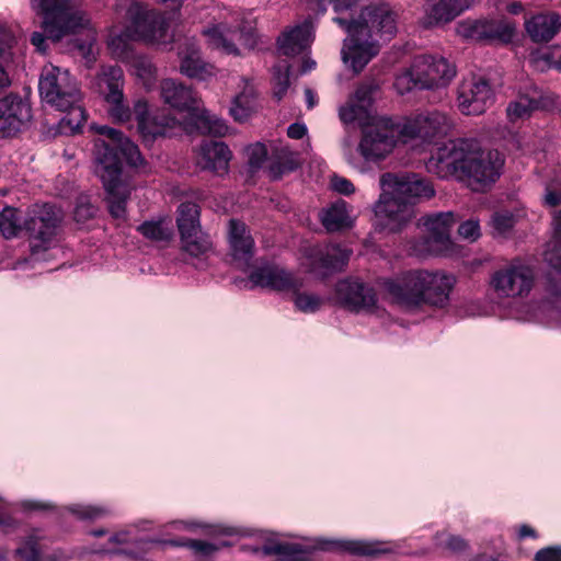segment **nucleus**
<instances>
[{"instance_id":"nucleus-1","label":"nucleus","mask_w":561,"mask_h":561,"mask_svg":"<svg viewBox=\"0 0 561 561\" xmlns=\"http://www.w3.org/2000/svg\"><path fill=\"white\" fill-rule=\"evenodd\" d=\"M450 128V118L439 111H426L400 121L373 118L363 127L357 151L365 162L374 163L386 159L399 144L423 152Z\"/></svg>"},{"instance_id":"nucleus-2","label":"nucleus","mask_w":561,"mask_h":561,"mask_svg":"<svg viewBox=\"0 0 561 561\" xmlns=\"http://www.w3.org/2000/svg\"><path fill=\"white\" fill-rule=\"evenodd\" d=\"M503 163L497 150L484 151L474 140L458 139L438 147L427 160L426 169L439 179L456 178L479 191L495 182Z\"/></svg>"},{"instance_id":"nucleus-3","label":"nucleus","mask_w":561,"mask_h":561,"mask_svg":"<svg viewBox=\"0 0 561 561\" xmlns=\"http://www.w3.org/2000/svg\"><path fill=\"white\" fill-rule=\"evenodd\" d=\"M91 128L101 136L94 145V172L106 190L111 215L117 219L124 218L130 188L121 178L122 162L118 152L134 168L144 165L145 160L138 147L121 130L96 124Z\"/></svg>"},{"instance_id":"nucleus-4","label":"nucleus","mask_w":561,"mask_h":561,"mask_svg":"<svg viewBox=\"0 0 561 561\" xmlns=\"http://www.w3.org/2000/svg\"><path fill=\"white\" fill-rule=\"evenodd\" d=\"M333 21L347 32L341 51L342 60L355 73L377 56L380 46L391 41L398 30L396 14L387 4L365 7L352 21L340 16Z\"/></svg>"},{"instance_id":"nucleus-5","label":"nucleus","mask_w":561,"mask_h":561,"mask_svg":"<svg viewBox=\"0 0 561 561\" xmlns=\"http://www.w3.org/2000/svg\"><path fill=\"white\" fill-rule=\"evenodd\" d=\"M379 186L381 193L374 205L375 226L389 232L401 230L414 217L416 201L435 194L430 181L409 172L383 173Z\"/></svg>"},{"instance_id":"nucleus-6","label":"nucleus","mask_w":561,"mask_h":561,"mask_svg":"<svg viewBox=\"0 0 561 561\" xmlns=\"http://www.w3.org/2000/svg\"><path fill=\"white\" fill-rule=\"evenodd\" d=\"M31 8L43 16L42 27L46 32H33L31 44L39 53L47 50V38L59 42L65 36L87 31V39L76 44L79 54L88 64L95 60V31L91 20L81 8V0H31Z\"/></svg>"},{"instance_id":"nucleus-7","label":"nucleus","mask_w":561,"mask_h":561,"mask_svg":"<svg viewBox=\"0 0 561 561\" xmlns=\"http://www.w3.org/2000/svg\"><path fill=\"white\" fill-rule=\"evenodd\" d=\"M381 290L396 304L420 309L423 306L446 308L456 277L443 271L410 270L378 282Z\"/></svg>"},{"instance_id":"nucleus-8","label":"nucleus","mask_w":561,"mask_h":561,"mask_svg":"<svg viewBox=\"0 0 561 561\" xmlns=\"http://www.w3.org/2000/svg\"><path fill=\"white\" fill-rule=\"evenodd\" d=\"M116 14L125 12L126 26H113L110 30L107 47L112 56L128 61L134 56L131 42L142 41L153 45H165L172 39L169 35V18L148 9L136 1H124L116 5Z\"/></svg>"},{"instance_id":"nucleus-9","label":"nucleus","mask_w":561,"mask_h":561,"mask_svg":"<svg viewBox=\"0 0 561 561\" xmlns=\"http://www.w3.org/2000/svg\"><path fill=\"white\" fill-rule=\"evenodd\" d=\"M347 551L357 556H376L394 550L391 542L366 539H333L316 537L302 542L289 540L285 534L266 531L261 536V543L254 552L261 556H274L277 561H305L311 551Z\"/></svg>"},{"instance_id":"nucleus-10","label":"nucleus","mask_w":561,"mask_h":561,"mask_svg":"<svg viewBox=\"0 0 561 561\" xmlns=\"http://www.w3.org/2000/svg\"><path fill=\"white\" fill-rule=\"evenodd\" d=\"M38 91L42 100L67 114L61 118L62 129L76 133L87 121L81 106V91L77 79L67 68L47 64L42 68Z\"/></svg>"},{"instance_id":"nucleus-11","label":"nucleus","mask_w":561,"mask_h":561,"mask_svg":"<svg viewBox=\"0 0 561 561\" xmlns=\"http://www.w3.org/2000/svg\"><path fill=\"white\" fill-rule=\"evenodd\" d=\"M161 96L181 116L172 117L176 121V125L169 136L175 135L180 129L188 131L194 128L219 137L228 133L226 122L205 110L202 101L188 87L173 79H165L161 82ZM156 115L171 118L163 112Z\"/></svg>"},{"instance_id":"nucleus-12","label":"nucleus","mask_w":561,"mask_h":561,"mask_svg":"<svg viewBox=\"0 0 561 561\" xmlns=\"http://www.w3.org/2000/svg\"><path fill=\"white\" fill-rule=\"evenodd\" d=\"M203 35L209 47L228 55L239 54L236 42L249 49L257 43L253 21L227 9L216 10L213 25L204 28Z\"/></svg>"},{"instance_id":"nucleus-13","label":"nucleus","mask_w":561,"mask_h":561,"mask_svg":"<svg viewBox=\"0 0 561 561\" xmlns=\"http://www.w3.org/2000/svg\"><path fill=\"white\" fill-rule=\"evenodd\" d=\"M457 73L456 67L439 55L423 54L414 57L409 68L397 76L394 88L405 94L414 89L434 90L446 88Z\"/></svg>"},{"instance_id":"nucleus-14","label":"nucleus","mask_w":561,"mask_h":561,"mask_svg":"<svg viewBox=\"0 0 561 561\" xmlns=\"http://www.w3.org/2000/svg\"><path fill=\"white\" fill-rule=\"evenodd\" d=\"M250 280L254 286L290 295L295 309L304 313L317 312L323 302L320 296L301 291L302 278L275 264L256 267L251 272Z\"/></svg>"},{"instance_id":"nucleus-15","label":"nucleus","mask_w":561,"mask_h":561,"mask_svg":"<svg viewBox=\"0 0 561 561\" xmlns=\"http://www.w3.org/2000/svg\"><path fill=\"white\" fill-rule=\"evenodd\" d=\"M151 522L148 519H141L134 524H130L123 529L108 534L103 528H96L88 531L87 536L92 539H98L105 535H108L104 542L89 541L82 547L80 554H128L135 560L141 559L156 543L154 540L149 539H136V531L147 530L151 527Z\"/></svg>"},{"instance_id":"nucleus-16","label":"nucleus","mask_w":561,"mask_h":561,"mask_svg":"<svg viewBox=\"0 0 561 561\" xmlns=\"http://www.w3.org/2000/svg\"><path fill=\"white\" fill-rule=\"evenodd\" d=\"M545 204L561 207V180L551 182L546 187ZM554 234L547 243L543 257L549 265L545 291L552 313H560L561 321V210L553 215Z\"/></svg>"},{"instance_id":"nucleus-17","label":"nucleus","mask_w":561,"mask_h":561,"mask_svg":"<svg viewBox=\"0 0 561 561\" xmlns=\"http://www.w3.org/2000/svg\"><path fill=\"white\" fill-rule=\"evenodd\" d=\"M104 102L106 103L107 115L113 122L128 124L135 117L138 131L146 142L172 134V129L176 125V121L173 118L152 115L147 101L144 99L135 101L133 108L126 102L124 93L119 96L113 95Z\"/></svg>"},{"instance_id":"nucleus-18","label":"nucleus","mask_w":561,"mask_h":561,"mask_svg":"<svg viewBox=\"0 0 561 561\" xmlns=\"http://www.w3.org/2000/svg\"><path fill=\"white\" fill-rule=\"evenodd\" d=\"M60 218L51 205H36L23 218L24 230L30 237L31 259L18 262L13 268L20 270L30 261L46 260L44 253L55 247V237Z\"/></svg>"},{"instance_id":"nucleus-19","label":"nucleus","mask_w":561,"mask_h":561,"mask_svg":"<svg viewBox=\"0 0 561 561\" xmlns=\"http://www.w3.org/2000/svg\"><path fill=\"white\" fill-rule=\"evenodd\" d=\"M534 284V270L520 261L499 268L490 280L491 288L500 298H524L529 295Z\"/></svg>"},{"instance_id":"nucleus-20","label":"nucleus","mask_w":561,"mask_h":561,"mask_svg":"<svg viewBox=\"0 0 561 561\" xmlns=\"http://www.w3.org/2000/svg\"><path fill=\"white\" fill-rule=\"evenodd\" d=\"M455 224L451 211L428 215L422 218V227L426 233L424 241L415 248L420 255H448L453 251L450 230Z\"/></svg>"},{"instance_id":"nucleus-21","label":"nucleus","mask_w":561,"mask_h":561,"mask_svg":"<svg viewBox=\"0 0 561 561\" xmlns=\"http://www.w3.org/2000/svg\"><path fill=\"white\" fill-rule=\"evenodd\" d=\"M178 211L176 222L185 251L194 256L210 251V238L201 230L198 206L194 203H182Z\"/></svg>"},{"instance_id":"nucleus-22","label":"nucleus","mask_w":561,"mask_h":561,"mask_svg":"<svg viewBox=\"0 0 561 561\" xmlns=\"http://www.w3.org/2000/svg\"><path fill=\"white\" fill-rule=\"evenodd\" d=\"M493 90L481 76L465 77L457 90V106L463 115H480L492 104Z\"/></svg>"},{"instance_id":"nucleus-23","label":"nucleus","mask_w":561,"mask_h":561,"mask_svg":"<svg viewBox=\"0 0 561 561\" xmlns=\"http://www.w3.org/2000/svg\"><path fill=\"white\" fill-rule=\"evenodd\" d=\"M333 298L337 305L355 312H373L377 307L374 288L357 278H345L337 282Z\"/></svg>"},{"instance_id":"nucleus-24","label":"nucleus","mask_w":561,"mask_h":561,"mask_svg":"<svg viewBox=\"0 0 561 561\" xmlns=\"http://www.w3.org/2000/svg\"><path fill=\"white\" fill-rule=\"evenodd\" d=\"M351 253L339 244L317 245L308 251L306 265L310 272L325 275L346 265Z\"/></svg>"},{"instance_id":"nucleus-25","label":"nucleus","mask_w":561,"mask_h":561,"mask_svg":"<svg viewBox=\"0 0 561 561\" xmlns=\"http://www.w3.org/2000/svg\"><path fill=\"white\" fill-rule=\"evenodd\" d=\"M31 119V107L21 98L8 95L0 99V137L16 135Z\"/></svg>"},{"instance_id":"nucleus-26","label":"nucleus","mask_w":561,"mask_h":561,"mask_svg":"<svg viewBox=\"0 0 561 561\" xmlns=\"http://www.w3.org/2000/svg\"><path fill=\"white\" fill-rule=\"evenodd\" d=\"M228 242L236 264L241 268L248 267L254 255V240L244 222L237 219L229 220Z\"/></svg>"},{"instance_id":"nucleus-27","label":"nucleus","mask_w":561,"mask_h":561,"mask_svg":"<svg viewBox=\"0 0 561 561\" xmlns=\"http://www.w3.org/2000/svg\"><path fill=\"white\" fill-rule=\"evenodd\" d=\"M314 38V25L310 19L284 31L277 39L278 51L284 56H295L309 48Z\"/></svg>"},{"instance_id":"nucleus-28","label":"nucleus","mask_w":561,"mask_h":561,"mask_svg":"<svg viewBox=\"0 0 561 561\" xmlns=\"http://www.w3.org/2000/svg\"><path fill=\"white\" fill-rule=\"evenodd\" d=\"M231 151L221 141L209 140L202 144L197 156V165L203 170L222 175L229 170Z\"/></svg>"},{"instance_id":"nucleus-29","label":"nucleus","mask_w":561,"mask_h":561,"mask_svg":"<svg viewBox=\"0 0 561 561\" xmlns=\"http://www.w3.org/2000/svg\"><path fill=\"white\" fill-rule=\"evenodd\" d=\"M180 70L192 79L207 80L215 75V67L205 62L199 56L195 42L187 41L179 51Z\"/></svg>"},{"instance_id":"nucleus-30","label":"nucleus","mask_w":561,"mask_h":561,"mask_svg":"<svg viewBox=\"0 0 561 561\" xmlns=\"http://www.w3.org/2000/svg\"><path fill=\"white\" fill-rule=\"evenodd\" d=\"M373 85H360L353 99L340 108V118L344 123H364L366 119H371L369 106L371 104Z\"/></svg>"},{"instance_id":"nucleus-31","label":"nucleus","mask_w":561,"mask_h":561,"mask_svg":"<svg viewBox=\"0 0 561 561\" xmlns=\"http://www.w3.org/2000/svg\"><path fill=\"white\" fill-rule=\"evenodd\" d=\"M525 26L534 42H549L561 30V14L558 12L539 13L527 20Z\"/></svg>"},{"instance_id":"nucleus-32","label":"nucleus","mask_w":561,"mask_h":561,"mask_svg":"<svg viewBox=\"0 0 561 561\" xmlns=\"http://www.w3.org/2000/svg\"><path fill=\"white\" fill-rule=\"evenodd\" d=\"M239 92L233 96L229 110L237 122H245L256 111V95L251 81L241 78L238 84Z\"/></svg>"},{"instance_id":"nucleus-33","label":"nucleus","mask_w":561,"mask_h":561,"mask_svg":"<svg viewBox=\"0 0 561 561\" xmlns=\"http://www.w3.org/2000/svg\"><path fill=\"white\" fill-rule=\"evenodd\" d=\"M504 27L496 21L466 20L458 23L456 33L471 41H489L500 38Z\"/></svg>"},{"instance_id":"nucleus-34","label":"nucleus","mask_w":561,"mask_h":561,"mask_svg":"<svg viewBox=\"0 0 561 561\" xmlns=\"http://www.w3.org/2000/svg\"><path fill=\"white\" fill-rule=\"evenodd\" d=\"M98 93L105 100L124 93V72L118 66H104L95 78Z\"/></svg>"},{"instance_id":"nucleus-35","label":"nucleus","mask_w":561,"mask_h":561,"mask_svg":"<svg viewBox=\"0 0 561 561\" xmlns=\"http://www.w3.org/2000/svg\"><path fill=\"white\" fill-rule=\"evenodd\" d=\"M16 43V36L12 23L0 19V90L10 84L7 69L13 60L12 48Z\"/></svg>"},{"instance_id":"nucleus-36","label":"nucleus","mask_w":561,"mask_h":561,"mask_svg":"<svg viewBox=\"0 0 561 561\" xmlns=\"http://www.w3.org/2000/svg\"><path fill=\"white\" fill-rule=\"evenodd\" d=\"M351 213V206L345 201L337 199L321 211L320 219L328 231H340L353 226L354 219Z\"/></svg>"},{"instance_id":"nucleus-37","label":"nucleus","mask_w":561,"mask_h":561,"mask_svg":"<svg viewBox=\"0 0 561 561\" xmlns=\"http://www.w3.org/2000/svg\"><path fill=\"white\" fill-rule=\"evenodd\" d=\"M44 538L43 531L33 530L14 552L9 553L0 549V561H13L16 558L23 561H38L42 548L41 541Z\"/></svg>"},{"instance_id":"nucleus-38","label":"nucleus","mask_w":561,"mask_h":561,"mask_svg":"<svg viewBox=\"0 0 561 561\" xmlns=\"http://www.w3.org/2000/svg\"><path fill=\"white\" fill-rule=\"evenodd\" d=\"M545 103L540 93L533 90L527 94H519L506 108L511 122L527 118L534 110L543 107Z\"/></svg>"},{"instance_id":"nucleus-39","label":"nucleus","mask_w":561,"mask_h":561,"mask_svg":"<svg viewBox=\"0 0 561 561\" xmlns=\"http://www.w3.org/2000/svg\"><path fill=\"white\" fill-rule=\"evenodd\" d=\"M471 5V0H439L430 11V24L447 23Z\"/></svg>"},{"instance_id":"nucleus-40","label":"nucleus","mask_w":561,"mask_h":561,"mask_svg":"<svg viewBox=\"0 0 561 561\" xmlns=\"http://www.w3.org/2000/svg\"><path fill=\"white\" fill-rule=\"evenodd\" d=\"M65 511L81 522H95L112 515V507L105 503H72Z\"/></svg>"},{"instance_id":"nucleus-41","label":"nucleus","mask_w":561,"mask_h":561,"mask_svg":"<svg viewBox=\"0 0 561 561\" xmlns=\"http://www.w3.org/2000/svg\"><path fill=\"white\" fill-rule=\"evenodd\" d=\"M138 230L145 238L156 242L169 241L173 236L171 219L145 221Z\"/></svg>"},{"instance_id":"nucleus-42","label":"nucleus","mask_w":561,"mask_h":561,"mask_svg":"<svg viewBox=\"0 0 561 561\" xmlns=\"http://www.w3.org/2000/svg\"><path fill=\"white\" fill-rule=\"evenodd\" d=\"M22 213L15 208L7 207L0 214V233L7 238L16 237L24 229Z\"/></svg>"},{"instance_id":"nucleus-43","label":"nucleus","mask_w":561,"mask_h":561,"mask_svg":"<svg viewBox=\"0 0 561 561\" xmlns=\"http://www.w3.org/2000/svg\"><path fill=\"white\" fill-rule=\"evenodd\" d=\"M306 7L318 13L323 14L327 11V4L330 3L336 13L351 11L360 0H300Z\"/></svg>"},{"instance_id":"nucleus-44","label":"nucleus","mask_w":561,"mask_h":561,"mask_svg":"<svg viewBox=\"0 0 561 561\" xmlns=\"http://www.w3.org/2000/svg\"><path fill=\"white\" fill-rule=\"evenodd\" d=\"M135 76L141 80L144 87L149 90L156 81V69L152 62L142 56L131 57Z\"/></svg>"},{"instance_id":"nucleus-45","label":"nucleus","mask_w":561,"mask_h":561,"mask_svg":"<svg viewBox=\"0 0 561 561\" xmlns=\"http://www.w3.org/2000/svg\"><path fill=\"white\" fill-rule=\"evenodd\" d=\"M289 65L287 62L278 64L273 72V94L277 100H282L289 87Z\"/></svg>"},{"instance_id":"nucleus-46","label":"nucleus","mask_w":561,"mask_h":561,"mask_svg":"<svg viewBox=\"0 0 561 561\" xmlns=\"http://www.w3.org/2000/svg\"><path fill=\"white\" fill-rule=\"evenodd\" d=\"M516 222L515 215L510 210L495 211L490 220V226L493 229V234L504 236L512 230Z\"/></svg>"},{"instance_id":"nucleus-47","label":"nucleus","mask_w":561,"mask_h":561,"mask_svg":"<svg viewBox=\"0 0 561 561\" xmlns=\"http://www.w3.org/2000/svg\"><path fill=\"white\" fill-rule=\"evenodd\" d=\"M169 543L173 546H186L194 553L203 557L211 556L219 549L217 545L204 540H187L185 542L171 540Z\"/></svg>"},{"instance_id":"nucleus-48","label":"nucleus","mask_w":561,"mask_h":561,"mask_svg":"<svg viewBox=\"0 0 561 561\" xmlns=\"http://www.w3.org/2000/svg\"><path fill=\"white\" fill-rule=\"evenodd\" d=\"M529 61L538 71H546L553 68V59L551 58L550 47H545L533 51L530 54Z\"/></svg>"},{"instance_id":"nucleus-49","label":"nucleus","mask_w":561,"mask_h":561,"mask_svg":"<svg viewBox=\"0 0 561 561\" xmlns=\"http://www.w3.org/2000/svg\"><path fill=\"white\" fill-rule=\"evenodd\" d=\"M458 233L461 238L474 242L481 237V228L479 220L477 219H468L460 224L458 228Z\"/></svg>"},{"instance_id":"nucleus-50","label":"nucleus","mask_w":561,"mask_h":561,"mask_svg":"<svg viewBox=\"0 0 561 561\" xmlns=\"http://www.w3.org/2000/svg\"><path fill=\"white\" fill-rule=\"evenodd\" d=\"M249 164L252 169H259L267 157L266 147L262 144H254L247 149Z\"/></svg>"},{"instance_id":"nucleus-51","label":"nucleus","mask_w":561,"mask_h":561,"mask_svg":"<svg viewBox=\"0 0 561 561\" xmlns=\"http://www.w3.org/2000/svg\"><path fill=\"white\" fill-rule=\"evenodd\" d=\"M16 506L24 512L48 511L54 508L50 502L37 499H24L16 503Z\"/></svg>"},{"instance_id":"nucleus-52","label":"nucleus","mask_w":561,"mask_h":561,"mask_svg":"<svg viewBox=\"0 0 561 561\" xmlns=\"http://www.w3.org/2000/svg\"><path fill=\"white\" fill-rule=\"evenodd\" d=\"M95 208L90 204L87 198H80L75 208V219L78 222H84L93 217Z\"/></svg>"},{"instance_id":"nucleus-53","label":"nucleus","mask_w":561,"mask_h":561,"mask_svg":"<svg viewBox=\"0 0 561 561\" xmlns=\"http://www.w3.org/2000/svg\"><path fill=\"white\" fill-rule=\"evenodd\" d=\"M331 187L339 194L351 195L355 192L354 184L346 178L334 174L330 181Z\"/></svg>"},{"instance_id":"nucleus-54","label":"nucleus","mask_w":561,"mask_h":561,"mask_svg":"<svg viewBox=\"0 0 561 561\" xmlns=\"http://www.w3.org/2000/svg\"><path fill=\"white\" fill-rule=\"evenodd\" d=\"M535 561H561V546L540 549L535 554Z\"/></svg>"},{"instance_id":"nucleus-55","label":"nucleus","mask_w":561,"mask_h":561,"mask_svg":"<svg viewBox=\"0 0 561 561\" xmlns=\"http://www.w3.org/2000/svg\"><path fill=\"white\" fill-rule=\"evenodd\" d=\"M4 503V497L0 493V504ZM19 525V520L10 514L0 513V529L3 531H11Z\"/></svg>"},{"instance_id":"nucleus-56","label":"nucleus","mask_w":561,"mask_h":561,"mask_svg":"<svg viewBox=\"0 0 561 561\" xmlns=\"http://www.w3.org/2000/svg\"><path fill=\"white\" fill-rule=\"evenodd\" d=\"M170 527L179 531H193L197 528H205L206 525L197 520H174L170 524Z\"/></svg>"},{"instance_id":"nucleus-57","label":"nucleus","mask_w":561,"mask_h":561,"mask_svg":"<svg viewBox=\"0 0 561 561\" xmlns=\"http://www.w3.org/2000/svg\"><path fill=\"white\" fill-rule=\"evenodd\" d=\"M515 533L519 540L526 539V538H537V531L535 528L527 524L517 525L515 526Z\"/></svg>"},{"instance_id":"nucleus-58","label":"nucleus","mask_w":561,"mask_h":561,"mask_svg":"<svg viewBox=\"0 0 561 561\" xmlns=\"http://www.w3.org/2000/svg\"><path fill=\"white\" fill-rule=\"evenodd\" d=\"M307 134V127L305 124L294 123L288 126L287 135L291 139H300Z\"/></svg>"},{"instance_id":"nucleus-59","label":"nucleus","mask_w":561,"mask_h":561,"mask_svg":"<svg viewBox=\"0 0 561 561\" xmlns=\"http://www.w3.org/2000/svg\"><path fill=\"white\" fill-rule=\"evenodd\" d=\"M550 53L553 59V68L561 70V46L550 47Z\"/></svg>"},{"instance_id":"nucleus-60","label":"nucleus","mask_w":561,"mask_h":561,"mask_svg":"<svg viewBox=\"0 0 561 561\" xmlns=\"http://www.w3.org/2000/svg\"><path fill=\"white\" fill-rule=\"evenodd\" d=\"M305 96H306V102H307L308 107L312 108L317 103V98H316L314 92L311 89L307 88L305 90Z\"/></svg>"},{"instance_id":"nucleus-61","label":"nucleus","mask_w":561,"mask_h":561,"mask_svg":"<svg viewBox=\"0 0 561 561\" xmlns=\"http://www.w3.org/2000/svg\"><path fill=\"white\" fill-rule=\"evenodd\" d=\"M345 157L352 167H354L355 169H357L360 172L365 171V167L357 158H354L353 156L347 154V152H345Z\"/></svg>"},{"instance_id":"nucleus-62","label":"nucleus","mask_w":561,"mask_h":561,"mask_svg":"<svg viewBox=\"0 0 561 561\" xmlns=\"http://www.w3.org/2000/svg\"><path fill=\"white\" fill-rule=\"evenodd\" d=\"M316 61L311 58H306L302 62L301 73H307L316 68Z\"/></svg>"},{"instance_id":"nucleus-63","label":"nucleus","mask_w":561,"mask_h":561,"mask_svg":"<svg viewBox=\"0 0 561 561\" xmlns=\"http://www.w3.org/2000/svg\"><path fill=\"white\" fill-rule=\"evenodd\" d=\"M449 546L453 548V549H461L465 547V542L462 539L460 538H456V537H453L450 538L449 540Z\"/></svg>"},{"instance_id":"nucleus-64","label":"nucleus","mask_w":561,"mask_h":561,"mask_svg":"<svg viewBox=\"0 0 561 561\" xmlns=\"http://www.w3.org/2000/svg\"><path fill=\"white\" fill-rule=\"evenodd\" d=\"M44 561H67V558L62 554L54 553Z\"/></svg>"}]
</instances>
